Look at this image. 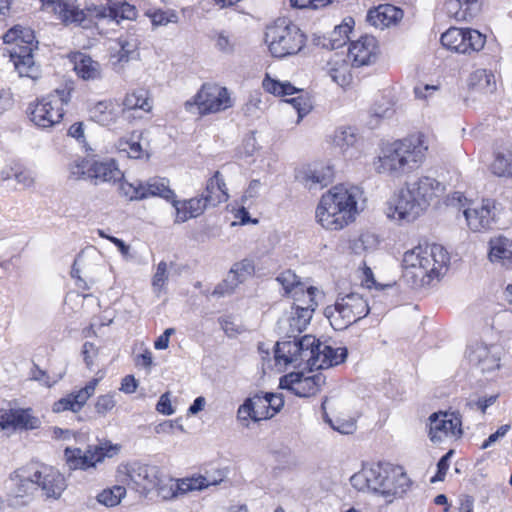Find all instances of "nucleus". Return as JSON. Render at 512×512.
I'll use <instances>...</instances> for the list:
<instances>
[{"label":"nucleus","mask_w":512,"mask_h":512,"mask_svg":"<svg viewBox=\"0 0 512 512\" xmlns=\"http://www.w3.org/2000/svg\"><path fill=\"white\" fill-rule=\"evenodd\" d=\"M215 47L224 54H232L235 51V40L226 31H216L213 36Z\"/></svg>","instance_id":"nucleus-54"},{"label":"nucleus","mask_w":512,"mask_h":512,"mask_svg":"<svg viewBox=\"0 0 512 512\" xmlns=\"http://www.w3.org/2000/svg\"><path fill=\"white\" fill-rule=\"evenodd\" d=\"M126 495V489L122 485H115L112 488L104 489L97 495V501L106 506H117Z\"/></svg>","instance_id":"nucleus-49"},{"label":"nucleus","mask_w":512,"mask_h":512,"mask_svg":"<svg viewBox=\"0 0 512 512\" xmlns=\"http://www.w3.org/2000/svg\"><path fill=\"white\" fill-rule=\"evenodd\" d=\"M326 71L332 81L341 87L348 85L351 81L350 68L344 59L328 61Z\"/></svg>","instance_id":"nucleus-40"},{"label":"nucleus","mask_w":512,"mask_h":512,"mask_svg":"<svg viewBox=\"0 0 512 512\" xmlns=\"http://www.w3.org/2000/svg\"><path fill=\"white\" fill-rule=\"evenodd\" d=\"M379 55L377 39L372 35H363L350 43L347 56L353 67H363L375 64Z\"/></svg>","instance_id":"nucleus-15"},{"label":"nucleus","mask_w":512,"mask_h":512,"mask_svg":"<svg viewBox=\"0 0 512 512\" xmlns=\"http://www.w3.org/2000/svg\"><path fill=\"white\" fill-rule=\"evenodd\" d=\"M352 31V26L348 22L336 26L330 33L328 43L325 46L332 50L338 49L346 44L349 39V33Z\"/></svg>","instance_id":"nucleus-50"},{"label":"nucleus","mask_w":512,"mask_h":512,"mask_svg":"<svg viewBox=\"0 0 512 512\" xmlns=\"http://www.w3.org/2000/svg\"><path fill=\"white\" fill-rule=\"evenodd\" d=\"M346 357V348L333 349L332 347L321 343L319 352L316 354V360L312 362V368L317 370L326 369L344 362Z\"/></svg>","instance_id":"nucleus-35"},{"label":"nucleus","mask_w":512,"mask_h":512,"mask_svg":"<svg viewBox=\"0 0 512 512\" xmlns=\"http://www.w3.org/2000/svg\"><path fill=\"white\" fill-rule=\"evenodd\" d=\"M35 482L33 465L15 470L6 481L9 505L17 507L27 504L28 498L36 491Z\"/></svg>","instance_id":"nucleus-13"},{"label":"nucleus","mask_w":512,"mask_h":512,"mask_svg":"<svg viewBox=\"0 0 512 512\" xmlns=\"http://www.w3.org/2000/svg\"><path fill=\"white\" fill-rule=\"evenodd\" d=\"M403 17V11L390 4L379 5L367 14V21L375 28L383 29L396 24Z\"/></svg>","instance_id":"nucleus-28"},{"label":"nucleus","mask_w":512,"mask_h":512,"mask_svg":"<svg viewBox=\"0 0 512 512\" xmlns=\"http://www.w3.org/2000/svg\"><path fill=\"white\" fill-rule=\"evenodd\" d=\"M121 446L109 442L89 446L85 451L80 448L67 447L64 451L66 463L70 470H87L101 463L105 457L111 458L119 453Z\"/></svg>","instance_id":"nucleus-10"},{"label":"nucleus","mask_w":512,"mask_h":512,"mask_svg":"<svg viewBox=\"0 0 512 512\" xmlns=\"http://www.w3.org/2000/svg\"><path fill=\"white\" fill-rule=\"evenodd\" d=\"M285 102L293 106V108L297 111L299 118H303L310 112L312 108L310 100L302 94L298 95L297 97L287 99Z\"/></svg>","instance_id":"nucleus-58"},{"label":"nucleus","mask_w":512,"mask_h":512,"mask_svg":"<svg viewBox=\"0 0 512 512\" xmlns=\"http://www.w3.org/2000/svg\"><path fill=\"white\" fill-rule=\"evenodd\" d=\"M3 41L10 44L11 60L21 77L36 78L38 67L35 65L33 51L37 48L34 31L27 27L14 26L3 36Z\"/></svg>","instance_id":"nucleus-5"},{"label":"nucleus","mask_w":512,"mask_h":512,"mask_svg":"<svg viewBox=\"0 0 512 512\" xmlns=\"http://www.w3.org/2000/svg\"><path fill=\"white\" fill-rule=\"evenodd\" d=\"M71 174L76 178H89L97 185L103 182H117L123 178L122 171L113 159L106 161H90L82 159L75 161Z\"/></svg>","instance_id":"nucleus-12"},{"label":"nucleus","mask_w":512,"mask_h":512,"mask_svg":"<svg viewBox=\"0 0 512 512\" xmlns=\"http://www.w3.org/2000/svg\"><path fill=\"white\" fill-rule=\"evenodd\" d=\"M120 109L112 101H99L89 110V116L94 122L110 127L119 118Z\"/></svg>","instance_id":"nucleus-34"},{"label":"nucleus","mask_w":512,"mask_h":512,"mask_svg":"<svg viewBox=\"0 0 512 512\" xmlns=\"http://www.w3.org/2000/svg\"><path fill=\"white\" fill-rule=\"evenodd\" d=\"M427 149L423 134L395 141L382 150V155L375 162V169L378 173L402 177L422 165Z\"/></svg>","instance_id":"nucleus-4"},{"label":"nucleus","mask_w":512,"mask_h":512,"mask_svg":"<svg viewBox=\"0 0 512 512\" xmlns=\"http://www.w3.org/2000/svg\"><path fill=\"white\" fill-rule=\"evenodd\" d=\"M84 265V257L82 254H79L76 259L74 260V263L72 265V269H71V276L72 278H75L77 279V283L76 285L83 289V290H87L89 289V286L87 285L86 281L83 280L80 276V266H83Z\"/></svg>","instance_id":"nucleus-64"},{"label":"nucleus","mask_w":512,"mask_h":512,"mask_svg":"<svg viewBox=\"0 0 512 512\" xmlns=\"http://www.w3.org/2000/svg\"><path fill=\"white\" fill-rule=\"evenodd\" d=\"M151 20L153 25L162 26L167 25L169 23H177L178 15L174 11H156L152 14Z\"/></svg>","instance_id":"nucleus-61"},{"label":"nucleus","mask_w":512,"mask_h":512,"mask_svg":"<svg viewBox=\"0 0 512 512\" xmlns=\"http://www.w3.org/2000/svg\"><path fill=\"white\" fill-rule=\"evenodd\" d=\"M255 273V263L253 259L244 258L234 263L224 281L219 284L214 294H231L236 287L251 278Z\"/></svg>","instance_id":"nucleus-21"},{"label":"nucleus","mask_w":512,"mask_h":512,"mask_svg":"<svg viewBox=\"0 0 512 512\" xmlns=\"http://www.w3.org/2000/svg\"><path fill=\"white\" fill-rule=\"evenodd\" d=\"M265 41L272 56L284 58L299 53L305 46L306 37L297 25L279 18L267 27Z\"/></svg>","instance_id":"nucleus-6"},{"label":"nucleus","mask_w":512,"mask_h":512,"mask_svg":"<svg viewBox=\"0 0 512 512\" xmlns=\"http://www.w3.org/2000/svg\"><path fill=\"white\" fill-rule=\"evenodd\" d=\"M42 8L53 12L65 25L76 24L82 27L86 19L84 10L80 9L73 0H40Z\"/></svg>","instance_id":"nucleus-20"},{"label":"nucleus","mask_w":512,"mask_h":512,"mask_svg":"<svg viewBox=\"0 0 512 512\" xmlns=\"http://www.w3.org/2000/svg\"><path fill=\"white\" fill-rule=\"evenodd\" d=\"M262 86L266 92L277 96H287L302 92L300 89L293 86L290 82H280L271 78L269 74H266L265 78L263 79Z\"/></svg>","instance_id":"nucleus-44"},{"label":"nucleus","mask_w":512,"mask_h":512,"mask_svg":"<svg viewBox=\"0 0 512 512\" xmlns=\"http://www.w3.org/2000/svg\"><path fill=\"white\" fill-rule=\"evenodd\" d=\"M465 41V29L450 28L441 35L442 45L457 53L467 54Z\"/></svg>","instance_id":"nucleus-41"},{"label":"nucleus","mask_w":512,"mask_h":512,"mask_svg":"<svg viewBox=\"0 0 512 512\" xmlns=\"http://www.w3.org/2000/svg\"><path fill=\"white\" fill-rule=\"evenodd\" d=\"M449 261V254L443 246L435 243L420 244L403 255V281L413 289L429 286L444 276Z\"/></svg>","instance_id":"nucleus-1"},{"label":"nucleus","mask_w":512,"mask_h":512,"mask_svg":"<svg viewBox=\"0 0 512 512\" xmlns=\"http://www.w3.org/2000/svg\"><path fill=\"white\" fill-rule=\"evenodd\" d=\"M469 87L480 94H493L497 89L496 77L491 70L477 69L469 77Z\"/></svg>","instance_id":"nucleus-36"},{"label":"nucleus","mask_w":512,"mask_h":512,"mask_svg":"<svg viewBox=\"0 0 512 512\" xmlns=\"http://www.w3.org/2000/svg\"><path fill=\"white\" fill-rule=\"evenodd\" d=\"M429 421V437L432 442H441L444 438L462 435L461 419L455 413H433Z\"/></svg>","instance_id":"nucleus-17"},{"label":"nucleus","mask_w":512,"mask_h":512,"mask_svg":"<svg viewBox=\"0 0 512 512\" xmlns=\"http://www.w3.org/2000/svg\"><path fill=\"white\" fill-rule=\"evenodd\" d=\"M99 380L94 378L89 381L83 388L76 392H72L63 398L54 402L52 411L61 413L64 411L79 412L86 404L88 399L95 393Z\"/></svg>","instance_id":"nucleus-23"},{"label":"nucleus","mask_w":512,"mask_h":512,"mask_svg":"<svg viewBox=\"0 0 512 512\" xmlns=\"http://www.w3.org/2000/svg\"><path fill=\"white\" fill-rule=\"evenodd\" d=\"M370 311L367 301L358 293H349L325 309V315L335 330H344L366 317Z\"/></svg>","instance_id":"nucleus-7"},{"label":"nucleus","mask_w":512,"mask_h":512,"mask_svg":"<svg viewBox=\"0 0 512 512\" xmlns=\"http://www.w3.org/2000/svg\"><path fill=\"white\" fill-rule=\"evenodd\" d=\"M465 44L467 53L480 51L484 45L486 37L477 30L465 29Z\"/></svg>","instance_id":"nucleus-55"},{"label":"nucleus","mask_w":512,"mask_h":512,"mask_svg":"<svg viewBox=\"0 0 512 512\" xmlns=\"http://www.w3.org/2000/svg\"><path fill=\"white\" fill-rule=\"evenodd\" d=\"M317 289L315 287H304L299 292V295L291 296L293 298L292 308L300 311V309H309L310 316H313L317 302L315 301V293Z\"/></svg>","instance_id":"nucleus-45"},{"label":"nucleus","mask_w":512,"mask_h":512,"mask_svg":"<svg viewBox=\"0 0 512 512\" xmlns=\"http://www.w3.org/2000/svg\"><path fill=\"white\" fill-rule=\"evenodd\" d=\"M275 360L277 363H283L284 365L302 362L297 337L293 338V340L277 342Z\"/></svg>","instance_id":"nucleus-37"},{"label":"nucleus","mask_w":512,"mask_h":512,"mask_svg":"<svg viewBox=\"0 0 512 512\" xmlns=\"http://www.w3.org/2000/svg\"><path fill=\"white\" fill-rule=\"evenodd\" d=\"M388 467L390 465L383 466L381 464L364 467L350 478V482L359 491H370L380 494L385 477L387 478Z\"/></svg>","instance_id":"nucleus-18"},{"label":"nucleus","mask_w":512,"mask_h":512,"mask_svg":"<svg viewBox=\"0 0 512 512\" xmlns=\"http://www.w3.org/2000/svg\"><path fill=\"white\" fill-rule=\"evenodd\" d=\"M325 380L326 377L321 372L310 376L292 373L285 376L283 380H281V384L297 396L310 397L319 392L320 388L325 384Z\"/></svg>","instance_id":"nucleus-19"},{"label":"nucleus","mask_w":512,"mask_h":512,"mask_svg":"<svg viewBox=\"0 0 512 512\" xmlns=\"http://www.w3.org/2000/svg\"><path fill=\"white\" fill-rule=\"evenodd\" d=\"M71 91L72 88L68 86L56 89L34 105H30L31 121L40 128H50L60 123L64 115L63 107L71 100Z\"/></svg>","instance_id":"nucleus-8"},{"label":"nucleus","mask_w":512,"mask_h":512,"mask_svg":"<svg viewBox=\"0 0 512 512\" xmlns=\"http://www.w3.org/2000/svg\"><path fill=\"white\" fill-rule=\"evenodd\" d=\"M144 194L146 198L159 196L167 201L173 203L175 193L169 187V180L166 178L154 177L143 183Z\"/></svg>","instance_id":"nucleus-38"},{"label":"nucleus","mask_w":512,"mask_h":512,"mask_svg":"<svg viewBox=\"0 0 512 512\" xmlns=\"http://www.w3.org/2000/svg\"><path fill=\"white\" fill-rule=\"evenodd\" d=\"M463 213L470 230L474 232L488 230L496 221L497 203L493 199H483L480 203H472V206L465 208Z\"/></svg>","instance_id":"nucleus-14"},{"label":"nucleus","mask_w":512,"mask_h":512,"mask_svg":"<svg viewBox=\"0 0 512 512\" xmlns=\"http://www.w3.org/2000/svg\"><path fill=\"white\" fill-rule=\"evenodd\" d=\"M168 281L167 263L161 261L157 265L156 272L153 276L152 286L156 292H160Z\"/></svg>","instance_id":"nucleus-59"},{"label":"nucleus","mask_w":512,"mask_h":512,"mask_svg":"<svg viewBox=\"0 0 512 512\" xmlns=\"http://www.w3.org/2000/svg\"><path fill=\"white\" fill-rule=\"evenodd\" d=\"M487 345L476 343L467 350L469 361L478 366L482 372H491L499 368V356Z\"/></svg>","instance_id":"nucleus-27"},{"label":"nucleus","mask_w":512,"mask_h":512,"mask_svg":"<svg viewBox=\"0 0 512 512\" xmlns=\"http://www.w3.org/2000/svg\"><path fill=\"white\" fill-rule=\"evenodd\" d=\"M118 43L120 46V50L118 52L119 62H127L130 58L134 57L137 48L135 41H129L128 39L120 38Z\"/></svg>","instance_id":"nucleus-60"},{"label":"nucleus","mask_w":512,"mask_h":512,"mask_svg":"<svg viewBox=\"0 0 512 512\" xmlns=\"http://www.w3.org/2000/svg\"><path fill=\"white\" fill-rule=\"evenodd\" d=\"M173 207L176 210V223H184L191 218L200 216L207 207H210L204 198L195 197L189 200L179 201L173 199Z\"/></svg>","instance_id":"nucleus-30"},{"label":"nucleus","mask_w":512,"mask_h":512,"mask_svg":"<svg viewBox=\"0 0 512 512\" xmlns=\"http://www.w3.org/2000/svg\"><path fill=\"white\" fill-rule=\"evenodd\" d=\"M141 133L133 132L129 137L120 138L116 148L120 153H125L131 159L142 158L146 151L140 143Z\"/></svg>","instance_id":"nucleus-39"},{"label":"nucleus","mask_w":512,"mask_h":512,"mask_svg":"<svg viewBox=\"0 0 512 512\" xmlns=\"http://www.w3.org/2000/svg\"><path fill=\"white\" fill-rule=\"evenodd\" d=\"M334 177V171L329 165H315L303 172L302 181L309 189H322L328 186Z\"/></svg>","instance_id":"nucleus-31"},{"label":"nucleus","mask_w":512,"mask_h":512,"mask_svg":"<svg viewBox=\"0 0 512 512\" xmlns=\"http://www.w3.org/2000/svg\"><path fill=\"white\" fill-rule=\"evenodd\" d=\"M225 476L226 475L222 470H216L213 473L206 472L205 475L191 477L189 479L192 486V491L202 490L212 485H218L224 480Z\"/></svg>","instance_id":"nucleus-48"},{"label":"nucleus","mask_w":512,"mask_h":512,"mask_svg":"<svg viewBox=\"0 0 512 512\" xmlns=\"http://www.w3.org/2000/svg\"><path fill=\"white\" fill-rule=\"evenodd\" d=\"M196 105L199 113L202 115L218 113L224 111L233 105L230 94L225 87L216 84H203L193 100L185 103L186 109Z\"/></svg>","instance_id":"nucleus-11"},{"label":"nucleus","mask_w":512,"mask_h":512,"mask_svg":"<svg viewBox=\"0 0 512 512\" xmlns=\"http://www.w3.org/2000/svg\"><path fill=\"white\" fill-rule=\"evenodd\" d=\"M443 189L439 181L428 176L406 183L387 201L385 214L389 219L400 223L413 222L424 213Z\"/></svg>","instance_id":"nucleus-2"},{"label":"nucleus","mask_w":512,"mask_h":512,"mask_svg":"<svg viewBox=\"0 0 512 512\" xmlns=\"http://www.w3.org/2000/svg\"><path fill=\"white\" fill-rule=\"evenodd\" d=\"M237 419L243 426L248 427L249 421L259 422L269 419L267 397L265 393H256L245 399L237 411Z\"/></svg>","instance_id":"nucleus-22"},{"label":"nucleus","mask_w":512,"mask_h":512,"mask_svg":"<svg viewBox=\"0 0 512 512\" xmlns=\"http://www.w3.org/2000/svg\"><path fill=\"white\" fill-rule=\"evenodd\" d=\"M155 489L162 499L170 500L192 491V486L189 478L175 480L163 473Z\"/></svg>","instance_id":"nucleus-29"},{"label":"nucleus","mask_w":512,"mask_h":512,"mask_svg":"<svg viewBox=\"0 0 512 512\" xmlns=\"http://www.w3.org/2000/svg\"><path fill=\"white\" fill-rule=\"evenodd\" d=\"M489 260L504 267H512V240L498 236L489 241Z\"/></svg>","instance_id":"nucleus-32"},{"label":"nucleus","mask_w":512,"mask_h":512,"mask_svg":"<svg viewBox=\"0 0 512 512\" xmlns=\"http://www.w3.org/2000/svg\"><path fill=\"white\" fill-rule=\"evenodd\" d=\"M267 397V406L269 410V418H272L275 414H277L284 405V400L281 394L276 393H265Z\"/></svg>","instance_id":"nucleus-62"},{"label":"nucleus","mask_w":512,"mask_h":512,"mask_svg":"<svg viewBox=\"0 0 512 512\" xmlns=\"http://www.w3.org/2000/svg\"><path fill=\"white\" fill-rule=\"evenodd\" d=\"M301 360L306 361L312 368V362L316 360L321 342L312 335H305L297 339Z\"/></svg>","instance_id":"nucleus-43"},{"label":"nucleus","mask_w":512,"mask_h":512,"mask_svg":"<svg viewBox=\"0 0 512 512\" xmlns=\"http://www.w3.org/2000/svg\"><path fill=\"white\" fill-rule=\"evenodd\" d=\"M362 191L356 186L337 185L322 195L316 209L318 223L327 230H341L354 221Z\"/></svg>","instance_id":"nucleus-3"},{"label":"nucleus","mask_w":512,"mask_h":512,"mask_svg":"<svg viewBox=\"0 0 512 512\" xmlns=\"http://www.w3.org/2000/svg\"><path fill=\"white\" fill-rule=\"evenodd\" d=\"M491 170L499 177L512 176V152L497 154L491 164Z\"/></svg>","instance_id":"nucleus-52"},{"label":"nucleus","mask_w":512,"mask_h":512,"mask_svg":"<svg viewBox=\"0 0 512 512\" xmlns=\"http://www.w3.org/2000/svg\"><path fill=\"white\" fill-rule=\"evenodd\" d=\"M74 70L85 80L96 79L100 75V65L90 56L80 54L75 58Z\"/></svg>","instance_id":"nucleus-42"},{"label":"nucleus","mask_w":512,"mask_h":512,"mask_svg":"<svg viewBox=\"0 0 512 512\" xmlns=\"http://www.w3.org/2000/svg\"><path fill=\"white\" fill-rule=\"evenodd\" d=\"M33 467L36 490L41 488L46 497L58 499L66 489L64 476L52 466L33 464Z\"/></svg>","instance_id":"nucleus-16"},{"label":"nucleus","mask_w":512,"mask_h":512,"mask_svg":"<svg viewBox=\"0 0 512 512\" xmlns=\"http://www.w3.org/2000/svg\"><path fill=\"white\" fill-rule=\"evenodd\" d=\"M124 109L136 110L141 109L144 112H149L152 109L151 102L148 97V92L144 89H139L128 93L123 101Z\"/></svg>","instance_id":"nucleus-46"},{"label":"nucleus","mask_w":512,"mask_h":512,"mask_svg":"<svg viewBox=\"0 0 512 512\" xmlns=\"http://www.w3.org/2000/svg\"><path fill=\"white\" fill-rule=\"evenodd\" d=\"M276 281L283 287L285 295L293 296L299 295L301 289L305 284L300 281V278L290 269L281 272Z\"/></svg>","instance_id":"nucleus-47"},{"label":"nucleus","mask_w":512,"mask_h":512,"mask_svg":"<svg viewBox=\"0 0 512 512\" xmlns=\"http://www.w3.org/2000/svg\"><path fill=\"white\" fill-rule=\"evenodd\" d=\"M0 425L3 428L34 430L38 429L41 421L33 415L32 409H9L0 411Z\"/></svg>","instance_id":"nucleus-25"},{"label":"nucleus","mask_w":512,"mask_h":512,"mask_svg":"<svg viewBox=\"0 0 512 512\" xmlns=\"http://www.w3.org/2000/svg\"><path fill=\"white\" fill-rule=\"evenodd\" d=\"M453 451H448L445 455H443L437 463V473L434 477L431 478V482L435 483L437 481H443L446 473L449 469V459L452 456Z\"/></svg>","instance_id":"nucleus-63"},{"label":"nucleus","mask_w":512,"mask_h":512,"mask_svg":"<svg viewBox=\"0 0 512 512\" xmlns=\"http://www.w3.org/2000/svg\"><path fill=\"white\" fill-rule=\"evenodd\" d=\"M312 319L309 309H296L291 307L288 314L278 322L279 330L288 338H296L308 326Z\"/></svg>","instance_id":"nucleus-26"},{"label":"nucleus","mask_w":512,"mask_h":512,"mask_svg":"<svg viewBox=\"0 0 512 512\" xmlns=\"http://www.w3.org/2000/svg\"><path fill=\"white\" fill-rule=\"evenodd\" d=\"M206 203L210 207H215L218 204L227 201L228 193L224 179L219 171L207 181L205 191L201 194Z\"/></svg>","instance_id":"nucleus-33"},{"label":"nucleus","mask_w":512,"mask_h":512,"mask_svg":"<svg viewBox=\"0 0 512 512\" xmlns=\"http://www.w3.org/2000/svg\"><path fill=\"white\" fill-rule=\"evenodd\" d=\"M357 140V134L352 127H340L335 130L333 135L334 145L343 151L354 146Z\"/></svg>","instance_id":"nucleus-51"},{"label":"nucleus","mask_w":512,"mask_h":512,"mask_svg":"<svg viewBox=\"0 0 512 512\" xmlns=\"http://www.w3.org/2000/svg\"><path fill=\"white\" fill-rule=\"evenodd\" d=\"M115 394L108 393L97 397L95 411L98 415L105 417L116 406Z\"/></svg>","instance_id":"nucleus-56"},{"label":"nucleus","mask_w":512,"mask_h":512,"mask_svg":"<svg viewBox=\"0 0 512 512\" xmlns=\"http://www.w3.org/2000/svg\"><path fill=\"white\" fill-rule=\"evenodd\" d=\"M445 11L450 18L456 21H469L472 19V12L465 8L461 0H448L445 3Z\"/></svg>","instance_id":"nucleus-53"},{"label":"nucleus","mask_w":512,"mask_h":512,"mask_svg":"<svg viewBox=\"0 0 512 512\" xmlns=\"http://www.w3.org/2000/svg\"><path fill=\"white\" fill-rule=\"evenodd\" d=\"M383 484L379 495L383 496L387 502H392L394 498H400L406 494L411 481L401 467L390 466Z\"/></svg>","instance_id":"nucleus-24"},{"label":"nucleus","mask_w":512,"mask_h":512,"mask_svg":"<svg viewBox=\"0 0 512 512\" xmlns=\"http://www.w3.org/2000/svg\"><path fill=\"white\" fill-rule=\"evenodd\" d=\"M120 189L122 193L130 200L146 199L144 194L143 182L136 181L134 183L122 182Z\"/></svg>","instance_id":"nucleus-57"},{"label":"nucleus","mask_w":512,"mask_h":512,"mask_svg":"<svg viewBox=\"0 0 512 512\" xmlns=\"http://www.w3.org/2000/svg\"><path fill=\"white\" fill-rule=\"evenodd\" d=\"M162 470L156 465L141 462L121 464L117 468V479L121 483L134 485L138 491L149 492L160 482Z\"/></svg>","instance_id":"nucleus-9"}]
</instances>
